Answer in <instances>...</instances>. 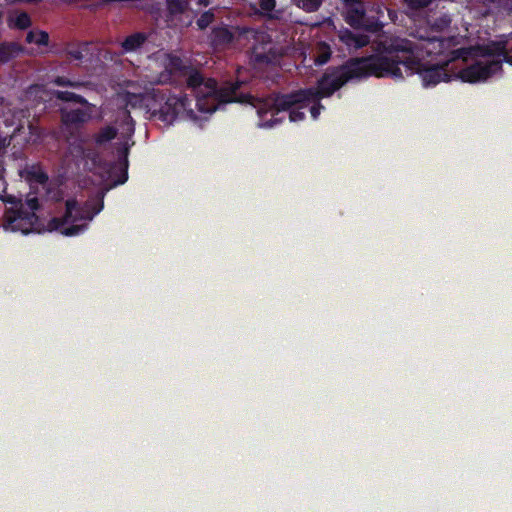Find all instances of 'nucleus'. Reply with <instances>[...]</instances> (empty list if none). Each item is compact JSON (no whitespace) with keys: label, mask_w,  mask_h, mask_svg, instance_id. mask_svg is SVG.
<instances>
[{"label":"nucleus","mask_w":512,"mask_h":512,"mask_svg":"<svg viewBox=\"0 0 512 512\" xmlns=\"http://www.w3.org/2000/svg\"><path fill=\"white\" fill-rule=\"evenodd\" d=\"M368 76L365 58H351L339 66L328 67L318 79L316 87L299 89L287 94L273 93L267 97H256L253 107L259 117V126L270 128L280 123L282 118L278 115L282 110L293 106L309 109L311 117L318 119L324 106L322 98L331 97L336 91L353 80H360Z\"/></svg>","instance_id":"1"},{"label":"nucleus","mask_w":512,"mask_h":512,"mask_svg":"<svg viewBox=\"0 0 512 512\" xmlns=\"http://www.w3.org/2000/svg\"><path fill=\"white\" fill-rule=\"evenodd\" d=\"M422 45L408 39H398L385 48L383 54L365 58L368 76L391 77L403 79L404 75L418 74L424 87H432L441 82H449L453 77H460L450 73V61L431 64L424 59Z\"/></svg>","instance_id":"2"},{"label":"nucleus","mask_w":512,"mask_h":512,"mask_svg":"<svg viewBox=\"0 0 512 512\" xmlns=\"http://www.w3.org/2000/svg\"><path fill=\"white\" fill-rule=\"evenodd\" d=\"M185 81L187 87L194 94L195 107L201 113H212L220 105L227 103L249 104L253 107L255 96L241 90L243 82L226 81L221 86L215 79L205 80L203 75L193 66L189 73L185 74L182 82Z\"/></svg>","instance_id":"3"},{"label":"nucleus","mask_w":512,"mask_h":512,"mask_svg":"<svg viewBox=\"0 0 512 512\" xmlns=\"http://www.w3.org/2000/svg\"><path fill=\"white\" fill-rule=\"evenodd\" d=\"M104 208L103 199L96 202L87 201L79 204L76 199L65 202V212L60 217H53L48 221L49 231H57L63 236L73 237L84 233L89 222Z\"/></svg>","instance_id":"4"},{"label":"nucleus","mask_w":512,"mask_h":512,"mask_svg":"<svg viewBox=\"0 0 512 512\" xmlns=\"http://www.w3.org/2000/svg\"><path fill=\"white\" fill-rule=\"evenodd\" d=\"M512 53V48L510 49ZM482 58L460 71L463 82L477 83L488 80L495 75H502L503 62L512 65L510 54L502 42H493L481 47Z\"/></svg>","instance_id":"5"},{"label":"nucleus","mask_w":512,"mask_h":512,"mask_svg":"<svg viewBox=\"0 0 512 512\" xmlns=\"http://www.w3.org/2000/svg\"><path fill=\"white\" fill-rule=\"evenodd\" d=\"M193 99L186 94L179 96L171 94L169 89H153L150 94L149 109L154 117L166 124H172L180 116H186L190 119H197V116L191 107Z\"/></svg>","instance_id":"6"},{"label":"nucleus","mask_w":512,"mask_h":512,"mask_svg":"<svg viewBox=\"0 0 512 512\" xmlns=\"http://www.w3.org/2000/svg\"><path fill=\"white\" fill-rule=\"evenodd\" d=\"M26 204L30 211L20 207L15 211L6 213L5 219L12 231H21L23 234H27L31 231L37 219L35 211L40 208V203L37 197H32L26 200Z\"/></svg>","instance_id":"7"},{"label":"nucleus","mask_w":512,"mask_h":512,"mask_svg":"<svg viewBox=\"0 0 512 512\" xmlns=\"http://www.w3.org/2000/svg\"><path fill=\"white\" fill-rule=\"evenodd\" d=\"M388 9L384 5L373 4L370 8L363 9V17L357 25H350L354 29H363L371 33H378L384 27L385 12Z\"/></svg>","instance_id":"8"},{"label":"nucleus","mask_w":512,"mask_h":512,"mask_svg":"<svg viewBox=\"0 0 512 512\" xmlns=\"http://www.w3.org/2000/svg\"><path fill=\"white\" fill-rule=\"evenodd\" d=\"M191 66L186 64L179 56L171 55L168 58L165 70L159 76V81L169 84L181 83L185 74L189 73Z\"/></svg>","instance_id":"9"},{"label":"nucleus","mask_w":512,"mask_h":512,"mask_svg":"<svg viewBox=\"0 0 512 512\" xmlns=\"http://www.w3.org/2000/svg\"><path fill=\"white\" fill-rule=\"evenodd\" d=\"M234 39L233 31L225 24L214 26L208 35V42L214 50L225 49Z\"/></svg>","instance_id":"10"},{"label":"nucleus","mask_w":512,"mask_h":512,"mask_svg":"<svg viewBox=\"0 0 512 512\" xmlns=\"http://www.w3.org/2000/svg\"><path fill=\"white\" fill-rule=\"evenodd\" d=\"M339 41L344 44L349 51L358 50L367 46L370 38L367 35L355 33L348 28H342L338 31Z\"/></svg>","instance_id":"11"},{"label":"nucleus","mask_w":512,"mask_h":512,"mask_svg":"<svg viewBox=\"0 0 512 512\" xmlns=\"http://www.w3.org/2000/svg\"><path fill=\"white\" fill-rule=\"evenodd\" d=\"M343 5L344 20L348 25L359 24L365 8L364 0H340Z\"/></svg>","instance_id":"12"},{"label":"nucleus","mask_w":512,"mask_h":512,"mask_svg":"<svg viewBox=\"0 0 512 512\" xmlns=\"http://www.w3.org/2000/svg\"><path fill=\"white\" fill-rule=\"evenodd\" d=\"M25 52V47L16 41L0 42V66L18 58Z\"/></svg>","instance_id":"13"},{"label":"nucleus","mask_w":512,"mask_h":512,"mask_svg":"<svg viewBox=\"0 0 512 512\" xmlns=\"http://www.w3.org/2000/svg\"><path fill=\"white\" fill-rule=\"evenodd\" d=\"M20 175L31 187L34 184L45 185L49 180L48 174L42 169L40 164L26 165Z\"/></svg>","instance_id":"14"},{"label":"nucleus","mask_w":512,"mask_h":512,"mask_svg":"<svg viewBox=\"0 0 512 512\" xmlns=\"http://www.w3.org/2000/svg\"><path fill=\"white\" fill-rule=\"evenodd\" d=\"M91 118L88 110L76 108L71 110H61V120L64 125H80L84 124Z\"/></svg>","instance_id":"15"},{"label":"nucleus","mask_w":512,"mask_h":512,"mask_svg":"<svg viewBox=\"0 0 512 512\" xmlns=\"http://www.w3.org/2000/svg\"><path fill=\"white\" fill-rule=\"evenodd\" d=\"M277 60V53L270 45L268 49L265 47H254L252 50V61L255 65H269L275 63Z\"/></svg>","instance_id":"16"},{"label":"nucleus","mask_w":512,"mask_h":512,"mask_svg":"<svg viewBox=\"0 0 512 512\" xmlns=\"http://www.w3.org/2000/svg\"><path fill=\"white\" fill-rule=\"evenodd\" d=\"M147 41V35L144 32H136L127 36L121 46L124 52H133L139 49Z\"/></svg>","instance_id":"17"},{"label":"nucleus","mask_w":512,"mask_h":512,"mask_svg":"<svg viewBox=\"0 0 512 512\" xmlns=\"http://www.w3.org/2000/svg\"><path fill=\"white\" fill-rule=\"evenodd\" d=\"M128 154L129 145L127 143L117 148L118 163L122 173L121 177L116 181L117 184H124L128 179Z\"/></svg>","instance_id":"18"},{"label":"nucleus","mask_w":512,"mask_h":512,"mask_svg":"<svg viewBox=\"0 0 512 512\" xmlns=\"http://www.w3.org/2000/svg\"><path fill=\"white\" fill-rule=\"evenodd\" d=\"M167 16L174 18L176 16L184 14L190 4V0H165Z\"/></svg>","instance_id":"19"},{"label":"nucleus","mask_w":512,"mask_h":512,"mask_svg":"<svg viewBox=\"0 0 512 512\" xmlns=\"http://www.w3.org/2000/svg\"><path fill=\"white\" fill-rule=\"evenodd\" d=\"M54 96L56 99L63 102H74L82 105L88 104V101L81 95L70 91H55Z\"/></svg>","instance_id":"20"},{"label":"nucleus","mask_w":512,"mask_h":512,"mask_svg":"<svg viewBox=\"0 0 512 512\" xmlns=\"http://www.w3.org/2000/svg\"><path fill=\"white\" fill-rule=\"evenodd\" d=\"M117 135V129L113 126H106L101 128L100 131L95 134L94 140L96 144L102 145L106 142L113 140Z\"/></svg>","instance_id":"21"},{"label":"nucleus","mask_w":512,"mask_h":512,"mask_svg":"<svg viewBox=\"0 0 512 512\" xmlns=\"http://www.w3.org/2000/svg\"><path fill=\"white\" fill-rule=\"evenodd\" d=\"M32 25L31 18L27 12H20L14 20H9V26L20 30H25Z\"/></svg>","instance_id":"22"},{"label":"nucleus","mask_w":512,"mask_h":512,"mask_svg":"<svg viewBox=\"0 0 512 512\" xmlns=\"http://www.w3.org/2000/svg\"><path fill=\"white\" fill-rule=\"evenodd\" d=\"M215 20V10L209 9L204 11L200 17L196 20L198 30L204 31L210 26Z\"/></svg>","instance_id":"23"},{"label":"nucleus","mask_w":512,"mask_h":512,"mask_svg":"<svg viewBox=\"0 0 512 512\" xmlns=\"http://www.w3.org/2000/svg\"><path fill=\"white\" fill-rule=\"evenodd\" d=\"M25 40L29 44L35 43L37 45H47L49 42V35L45 31H29Z\"/></svg>","instance_id":"24"},{"label":"nucleus","mask_w":512,"mask_h":512,"mask_svg":"<svg viewBox=\"0 0 512 512\" xmlns=\"http://www.w3.org/2000/svg\"><path fill=\"white\" fill-rule=\"evenodd\" d=\"M325 0H299L298 6L305 12H316Z\"/></svg>","instance_id":"25"},{"label":"nucleus","mask_w":512,"mask_h":512,"mask_svg":"<svg viewBox=\"0 0 512 512\" xmlns=\"http://www.w3.org/2000/svg\"><path fill=\"white\" fill-rule=\"evenodd\" d=\"M260 13L264 16L272 18L270 12L276 7V0H259Z\"/></svg>","instance_id":"26"},{"label":"nucleus","mask_w":512,"mask_h":512,"mask_svg":"<svg viewBox=\"0 0 512 512\" xmlns=\"http://www.w3.org/2000/svg\"><path fill=\"white\" fill-rule=\"evenodd\" d=\"M304 108H300L299 106H293L290 109H287L289 112V119L291 122L302 121L305 118ZM281 112H286V110H282Z\"/></svg>","instance_id":"27"},{"label":"nucleus","mask_w":512,"mask_h":512,"mask_svg":"<svg viewBox=\"0 0 512 512\" xmlns=\"http://www.w3.org/2000/svg\"><path fill=\"white\" fill-rule=\"evenodd\" d=\"M53 83L57 86H62V87H78L80 85L79 83L71 81L70 79H68L65 76L55 77V79L53 80Z\"/></svg>","instance_id":"28"},{"label":"nucleus","mask_w":512,"mask_h":512,"mask_svg":"<svg viewBox=\"0 0 512 512\" xmlns=\"http://www.w3.org/2000/svg\"><path fill=\"white\" fill-rule=\"evenodd\" d=\"M323 46L325 47V51H323L318 57H317V60L316 62L318 64H325L329 61L330 57H331V51H330V48L323 44Z\"/></svg>","instance_id":"29"},{"label":"nucleus","mask_w":512,"mask_h":512,"mask_svg":"<svg viewBox=\"0 0 512 512\" xmlns=\"http://www.w3.org/2000/svg\"><path fill=\"white\" fill-rule=\"evenodd\" d=\"M70 58L81 61L83 59V50L81 48H72L68 50Z\"/></svg>","instance_id":"30"},{"label":"nucleus","mask_w":512,"mask_h":512,"mask_svg":"<svg viewBox=\"0 0 512 512\" xmlns=\"http://www.w3.org/2000/svg\"><path fill=\"white\" fill-rule=\"evenodd\" d=\"M429 3L430 0H408L409 6L415 9L425 8Z\"/></svg>","instance_id":"31"},{"label":"nucleus","mask_w":512,"mask_h":512,"mask_svg":"<svg viewBox=\"0 0 512 512\" xmlns=\"http://www.w3.org/2000/svg\"><path fill=\"white\" fill-rule=\"evenodd\" d=\"M449 24H450V19H448L446 17H442L435 21L434 26H436L437 28L443 29L445 27H448Z\"/></svg>","instance_id":"32"},{"label":"nucleus","mask_w":512,"mask_h":512,"mask_svg":"<svg viewBox=\"0 0 512 512\" xmlns=\"http://www.w3.org/2000/svg\"><path fill=\"white\" fill-rule=\"evenodd\" d=\"M125 120L128 124V131L133 134L134 133V123H133V119L132 117L130 116V113L128 111L125 112Z\"/></svg>","instance_id":"33"},{"label":"nucleus","mask_w":512,"mask_h":512,"mask_svg":"<svg viewBox=\"0 0 512 512\" xmlns=\"http://www.w3.org/2000/svg\"><path fill=\"white\" fill-rule=\"evenodd\" d=\"M212 3V0H197V5L207 7Z\"/></svg>","instance_id":"34"},{"label":"nucleus","mask_w":512,"mask_h":512,"mask_svg":"<svg viewBox=\"0 0 512 512\" xmlns=\"http://www.w3.org/2000/svg\"><path fill=\"white\" fill-rule=\"evenodd\" d=\"M5 2L9 5H13L16 3H24V0H5Z\"/></svg>","instance_id":"35"},{"label":"nucleus","mask_w":512,"mask_h":512,"mask_svg":"<svg viewBox=\"0 0 512 512\" xmlns=\"http://www.w3.org/2000/svg\"><path fill=\"white\" fill-rule=\"evenodd\" d=\"M42 0H24V3H31V4H37L40 3Z\"/></svg>","instance_id":"36"},{"label":"nucleus","mask_w":512,"mask_h":512,"mask_svg":"<svg viewBox=\"0 0 512 512\" xmlns=\"http://www.w3.org/2000/svg\"><path fill=\"white\" fill-rule=\"evenodd\" d=\"M4 140L0 138V151L4 148Z\"/></svg>","instance_id":"37"}]
</instances>
